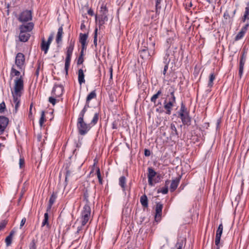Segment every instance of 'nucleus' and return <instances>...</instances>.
Listing matches in <instances>:
<instances>
[{
	"instance_id": "nucleus-1",
	"label": "nucleus",
	"mask_w": 249,
	"mask_h": 249,
	"mask_svg": "<svg viewBox=\"0 0 249 249\" xmlns=\"http://www.w3.org/2000/svg\"><path fill=\"white\" fill-rule=\"evenodd\" d=\"M95 191L94 187H88L84 193V199L86 201V204L83 208V210L81 213V219L82 226H85L91 216V209L89 206V197L94 198Z\"/></svg>"
},
{
	"instance_id": "nucleus-2",
	"label": "nucleus",
	"mask_w": 249,
	"mask_h": 249,
	"mask_svg": "<svg viewBox=\"0 0 249 249\" xmlns=\"http://www.w3.org/2000/svg\"><path fill=\"white\" fill-rule=\"evenodd\" d=\"M99 119L98 113H94L92 120L90 124H87L84 121V118L78 117L77 119V127L78 132L81 135H85L90 129L91 127L94 125L98 122Z\"/></svg>"
},
{
	"instance_id": "nucleus-3",
	"label": "nucleus",
	"mask_w": 249,
	"mask_h": 249,
	"mask_svg": "<svg viewBox=\"0 0 249 249\" xmlns=\"http://www.w3.org/2000/svg\"><path fill=\"white\" fill-rule=\"evenodd\" d=\"M23 80L21 77L15 80L14 90L12 91L14 102L15 103V112H17L20 103L21 91L23 90Z\"/></svg>"
},
{
	"instance_id": "nucleus-4",
	"label": "nucleus",
	"mask_w": 249,
	"mask_h": 249,
	"mask_svg": "<svg viewBox=\"0 0 249 249\" xmlns=\"http://www.w3.org/2000/svg\"><path fill=\"white\" fill-rule=\"evenodd\" d=\"M99 14L95 15V21L96 22H98L99 28L103 25L106 21L108 20V10L106 5L103 4L101 6L99 11Z\"/></svg>"
},
{
	"instance_id": "nucleus-5",
	"label": "nucleus",
	"mask_w": 249,
	"mask_h": 249,
	"mask_svg": "<svg viewBox=\"0 0 249 249\" xmlns=\"http://www.w3.org/2000/svg\"><path fill=\"white\" fill-rule=\"evenodd\" d=\"M18 20L21 22H25L32 19V14L31 10H25L19 15Z\"/></svg>"
},
{
	"instance_id": "nucleus-6",
	"label": "nucleus",
	"mask_w": 249,
	"mask_h": 249,
	"mask_svg": "<svg viewBox=\"0 0 249 249\" xmlns=\"http://www.w3.org/2000/svg\"><path fill=\"white\" fill-rule=\"evenodd\" d=\"M175 89L172 86H168L166 89V98L169 102L176 103V97L174 95Z\"/></svg>"
},
{
	"instance_id": "nucleus-7",
	"label": "nucleus",
	"mask_w": 249,
	"mask_h": 249,
	"mask_svg": "<svg viewBox=\"0 0 249 249\" xmlns=\"http://www.w3.org/2000/svg\"><path fill=\"white\" fill-rule=\"evenodd\" d=\"M25 62V56L22 53H18L16 57L15 64L18 69H21Z\"/></svg>"
},
{
	"instance_id": "nucleus-8",
	"label": "nucleus",
	"mask_w": 249,
	"mask_h": 249,
	"mask_svg": "<svg viewBox=\"0 0 249 249\" xmlns=\"http://www.w3.org/2000/svg\"><path fill=\"white\" fill-rule=\"evenodd\" d=\"M163 208V205L160 202L157 203L155 208V219L156 221H159L160 220L162 210Z\"/></svg>"
},
{
	"instance_id": "nucleus-9",
	"label": "nucleus",
	"mask_w": 249,
	"mask_h": 249,
	"mask_svg": "<svg viewBox=\"0 0 249 249\" xmlns=\"http://www.w3.org/2000/svg\"><path fill=\"white\" fill-rule=\"evenodd\" d=\"M9 120L4 116H0V135L4 131L8 124Z\"/></svg>"
},
{
	"instance_id": "nucleus-10",
	"label": "nucleus",
	"mask_w": 249,
	"mask_h": 249,
	"mask_svg": "<svg viewBox=\"0 0 249 249\" xmlns=\"http://www.w3.org/2000/svg\"><path fill=\"white\" fill-rule=\"evenodd\" d=\"M163 104V107L166 110L165 113L168 115H170L175 103L169 102L167 99H165L164 101Z\"/></svg>"
},
{
	"instance_id": "nucleus-11",
	"label": "nucleus",
	"mask_w": 249,
	"mask_h": 249,
	"mask_svg": "<svg viewBox=\"0 0 249 249\" xmlns=\"http://www.w3.org/2000/svg\"><path fill=\"white\" fill-rule=\"evenodd\" d=\"M178 115L180 116L183 124L187 125L188 126L191 124V118L189 115V113L178 114Z\"/></svg>"
},
{
	"instance_id": "nucleus-12",
	"label": "nucleus",
	"mask_w": 249,
	"mask_h": 249,
	"mask_svg": "<svg viewBox=\"0 0 249 249\" xmlns=\"http://www.w3.org/2000/svg\"><path fill=\"white\" fill-rule=\"evenodd\" d=\"M63 86L55 85L53 88L52 93L56 97H60L63 94Z\"/></svg>"
},
{
	"instance_id": "nucleus-13",
	"label": "nucleus",
	"mask_w": 249,
	"mask_h": 249,
	"mask_svg": "<svg viewBox=\"0 0 249 249\" xmlns=\"http://www.w3.org/2000/svg\"><path fill=\"white\" fill-rule=\"evenodd\" d=\"M34 24L32 22H29L26 25H21L19 26L20 32L22 33H29L32 30Z\"/></svg>"
},
{
	"instance_id": "nucleus-14",
	"label": "nucleus",
	"mask_w": 249,
	"mask_h": 249,
	"mask_svg": "<svg viewBox=\"0 0 249 249\" xmlns=\"http://www.w3.org/2000/svg\"><path fill=\"white\" fill-rule=\"evenodd\" d=\"M88 37V34H82L80 33L79 35V41L81 44L82 47H83V50H85L87 47V42L86 41Z\"/></svg>"
},
{
	"instance_id": "nucleus-15",
	"label": "nucleus",
	"mask_w": 249,
	"mask_h": 249,
	"mask_svg": "<svg viewBox=\"0 0 249 249\" xmlns=\"http://www.w3.org/2000/svg\"><path fill=\"white\" fill-rule=\"evenodd\" d=\"M246 61V55H245V53H244L240 60V64H239V75L240 77L241 78L244 70V66Z\"/></svg>"
},
{
	"instance_id": "nucleus-16",
	"label": "nucleus",
	"mask_w": 249,
	"mask_h": 249,
	"mask_svg": "<svg viewBox=\"0 0 249 249\" xmlns=\"http://www.w3.org/2000/svg\"><path fill=\"white\" fill-rule=\"evenodd\" d=\"M181 177L180 176L176 178L175 179L172 180L170 186V190L171 192H174L177 188L179 183Z\"/></svg>"
},
{
	"instance_id": "nucleus-17",
	"label": "nucleus",
	"mask_w": 249,
	"mask_h": 249,
	"mask_svg": "<svg viewBox=\"0 0 249 249\" xmlns=\"http://www.w3.org/2000/svg\"><path fill=\"white\" fill-rule=\"evenodd\" d=\"M140 56L143 59H147L151 55L150 53L148 52V48L144 47V48L140 50L139 51Z\"/></svg>"
},
{
	"instance_id": "nucleus-18",
	"label": "nucleus",
	"mask_w": 249,
	"mask_h": 249,
	"mask_svg": "<svg viewBox=\"0 0 249 249\" xmlns=\"http://www.w3.org/2000/svg\"><path fill=\"white\" fill-rule=\"evenodd\" d=\"M19 39L21 42H26L30 37V34L29 33H22L20 32L19 35Z\"/></svg>"
},
{
	"instance_id": "nucleus-19",
	"label": "nucleus",
	"mask_w": 249,
	"mask_h": 249,
	"mask_svg": "<svg viewBox=\"0 0 249 249\" xmlns=\"http://www.w3.org/2000/svg\"><path fill=\"white\" fill-rule=\"evenodd\" d=\"M50 45V44L46 42L44 38H43L42 39L41 44V49L42 51L44 52V53L45 54L47 53Z\"/></svg>"
},
{
	"instance_id": "nucleus-20",
	"label": "nucleus",
	"mask_w": 249,
	"mask_h": 249,
	"mask_svg": "<svg viewBox=\"0 0 249 249\" xmlns=\"http://www.w3.org/2000/svg\"><path fill=\"white\" fill-rule=\"evenodd\" d=\"M63 34L62 26L60 27L58 30L56 36V41L57 43H59L62 40V35Z\"/></svg>"
},
{
	"instance_id": "nucleus-21",
	"label": "nucleus",
	"mask_w": 249,
	"mask_h": 249,
	"mask_svg": "<svg viewBox=\"0 0 249 249\" xmlns=\"http://www.w3.org/2000/svg\"><path fill=\"white\" fill-rule=\"evenodd\" d=\"M84 74L83 71L82 69L78 70V82L80 85L85 82L84 79Z\"/></svg>"
},
{
	"instance_id": "nucleus-22",
	"label": "nucleus",
	"mask_w": 249,
	"mask_h": 249,
	"mask_svg": "<svg viewBox=\"0 0 249 249\" xmlns=\"http://www.w3.org/2000/svg\"><path fill=\"white\" fill-rule=\"evenodd\" d=\"M170 181L169 180H167L165 182V187L164 188H161L160 190L159 189L158 190V193H162L163 194H166L168 192V185L169 184Z\"/></svg>"
},
{
	"instance_id": "nucleus-23",
	"label": "nucleus",
	"mask_w": 249,
	"mask_h": 249,
	"mask_svg": "<svg viewBox=\"0 0 249 249\" xmlns=\"http://www.w3.org/2000/svg\"><path fill=\"white\" fill-rule=\"evenodd\" d=\"M140 202L143 207L145 208L148 207V199L145 195H144L141 197Z\"/></svg>"
},
{
	"instance_id": "nucleus-24",
	"label": "nucleus",
	"mask_w": 249,
	"mask_h": 249,
	"mask_svg": "<svg viewBox=\"0 0 249 249\" xmlns=\"http://www.w3.org/2000/svg\"><path fill=\"white\" fill-rule=\"evenodd\" d=\"M74 42H72L71 41L70 42L69 46L68 47L67 51V56H71L72 52L74 48Z\"/></svg>"
},
{
	"instance_id": "nucleus-25",
	"label": "nucleus",
	"mask_w": 249,
	"mask_h": 249,
	"mask_svg": "<svg viewBox=\"0 0 249 249\" xmlns=\"http://www.w3.org/2000/svg\"><path fill=\"white\" fill-rule=\"evenodd\" d=\"M96 97V94L95 90L91 91L87 96L86 99V104L87 106L89 107V102L92 99Z\"/></svg>"
},
{
	"instance_id": "nucleus-26",
	"label": "nucleus",
	"mask_w": 249,
	"mask_h": 249,
	"mask_svg": "<svg viewBox=\"0 0 249 249\" xmlns=\"http://www.w3.org/2000/svg\"><path fill=\"white\" fill-rule=\"evenodd\" d=\"M56 198V195L54 193H53L49 199V204L48 208V211L51 208L52 206L55 201Z\"/></svg>"
},
{
	"instance_id": "nucleus-27",
	"label": "nucleus",
	"mask_w": 249,
	"mask_h": 249,
	"mask_svg": "<svg viewBox=\"0 0 249 249\" xmlns=\"http://www.w3.org/2000/svg\"><path fill=\"white\" fill-rule=\"evenodd\" d=\"M71 59V56H66L65 64V70L67 74L68 73V71L70 67Z\"/></svg>"
},
{
	"instance_id": "nucleus-28",
	"label": "nucleus",
	"mask_w": 249,
	"mask_h": 249,
	"mask_svg": "<svg viewBox=\"0 0 249 249\" xmlns=\"http://www.w3.org/2000/svg\"><path fill=\"white\" fill-rule=\"evenodd\" d=\"M126 183V178L124 176H122L119 178V185L121 186L123 191L125 190V185Z\"/></svg>"
},
{
	"instance_id": "nucleus-29",
	"label": "nucleus",
	"mask_w": 249,
	"mask_h": 249,
	"mask_svg": "<svg viewBox=\"0 0 249 249\" xmlns=\"http://www.w3.org/2000/svg\"><path fill=\"white\" fill-rule=\"evenodd\" d=\"M148 178L153 179L154 177L156 175V172L151 167L148 168Z\"/></svg>"
},
{
	"instance_id": "nucleus-30",
	"label": "nucleus",
	"mask_w": 249,
	"mask_h": 249,
	"mask_svg": "<svg viewBox=\"0 0 249 249\" xmlns=\"http://www.w3.org/2000/svg\"><path fill=\"white\" fill-rule=\"evenodd\" d=\"M249 19V4L248 3L247 6L245 8V14L243 16L242 20L245 22L246 19Z\"/></svg>"
},
{
	"instance_id": "nucleus-31",
	"label": "nucleus",
	"mask_w": 249,
	"mask_h": 249,
	"mask_svg": "<svg viewBox=\"0 0 249 249\" xmlns=\"http://www.w3.org/2000/svg\"><path fill=\"white\" fill-rule=\"evenodd\" d=\"M161 94V90H159L156 94H154L151 98V101L154 104L156 103V100L159 97Z\"/></svg>"
},
{
	"instance_id": "nucleus-32",
	"label": "nucleus",
	"mask_w": 249,
	"mask_h": 249,
	"mask_svg": "<svg viewBox=\"0 0 249 249\" xmlns=\"http://www.w3.org/2000/svg\"><path fill=\"white\" fill-rule=\"evenodd\" d=\"M236 10H234L233 11H232V14L231 15V17L230 14H229V10H227L225 13H224V18L225 19H227L228 18H232L235 13H236Z\"/></svg>"
},
{
	"instance_id": "nucleus-33",
	"label": "nucleus",
	"mask_w": 249,
	"mask_h": 249,
	"mask_svg": "<svg viewBox=\"0 0 249 249\" xmlns=\"http://www.w3.org/2000/svg\"><path fill=\"white\" fill-rule=\"evenodd\" d=\"M170 129L171 130V134L173 136L178 135V131L176 129L175 125L172 123L170 125Z\"/></svg>"
},
{
	"instance_id": "nucleus-34",
	"label": "nucleus",
	"mask_w": 249,
	"mask_h": 249,
	"mask_svg": "<svg viewBox=\"0 0 249 249\" xmlns=\"http://www.w3.org/2000/svg\"><path fill=\"white\" fill-rule=\"evenodd\" d=\"M48 219H49L48 213H46L44 214V218L43 221L42 223V227H43L45 225H47V226H49Z\"/></svg>"
},
{
	"instance_id": "nucleus-35",
	"label": "nucleus",
	"mask_w": 249,
	"mask_h": 249,
	"mask_svg": "<svg viewBox=\"0 0 249 249\" xmlns=\"http://www.w3.org/2000/svg\"><path fill=\"white\" fill-rule=\"evenodd\" d=\"M222 232H223V225H222V224H220L219 225L218 228L216 231V236L221 237V235L222 234Z\"/></svg>"
},
{
	"instance_id": "nucleus-36",
	"label": "nucleus",
	"mask_w": 249,
	"mask_h": 249,
	"mask_svg": "<svg viewBox=\"0 0 249 249\" xmlns=\"http://www.w3.org/2000/svg\"><path fill=\"white\" fill-rule=\"evenodd\" d=\"M215 79V75L213 73H211L210 75L208 86L212 87L213 85V81Z\"/></svg>"
},
{
	"instance_id": "nucleus-37",
	"label": "nucleus",
	"mask_w": 249,
	"mask_h": 249,
	"mask_svg": "<svg viewBox=\"0 0 249 249\" xmlns=\"http://www.w3.org/2000/svg\"><path fill=\"white\" fill-rule=\"evenodd\" d=\"M45 121V112H44V111H42L41 114V117L39 120V124H40V126H42L43 125V124H44Z\"/></svg>"
},
{
	"instance_id": "nucleus-38",
	"label": "nucleus",
	"mask_w": 249,
	"mask_h": 249,
	"mask_svg": "<svg viewBox=\"0 0 249 249\" xmlns=\"http://www.w3.org/2000/svg\"><path fill=\"white\" fill-rule=\"evenodd\" d=\"M245 33V31H244L243 29H242V30L236 36L235 39L239 40V39H241Z\"/></svg>"
},
{
	"instance_id": "nucleus-39",
	"label": "nucleus",
	"mask_w": 249,
	"mask_h": 249,
	"mask_svg": "<svg viewBox=\"0 0 249 249\" xmlns=\"http://www.w3.org/2000/svg\"><path fill=\"white\" fill-rule=\"evenodd\" d=\"M36 241L35 239H33L30 244V249H36Z\"/></svg>"
},
{
	"instance_id": "nucleus-40",
	"label": "nucleus",
	"mask_w": 249,
	"mask_h": 249,
	"mask_svg": "<svg viewBox=\"0 0 249 249\" xmlns=\"http://www.w3.org/2000/svg\"><path fill=\"white\" fill-rule=\"evenodd\" d=\"M186 113H188L187 110V108L185 107L184 105L182 103L181 105V107L179 112V114H185Z\"/></svg>"
},
{
	"instance_id": "nucleus-41",
	"label": "nucleus",
	"mask_w": 249,
	"mask_h": 249,
	"mask_svg": "<svg viewBox=\"0 0 249 249\" xmlns=\"http://www.w3.org/2000/svg\"><path fill=\"white\" fill-rule=\"evenodd\" d=\"M147 42L152 45L153 48H154L155 41L153 36H150L149 37L148 39L147 40Z\"/></svg>"
},
{
	"instance_id": "nucleus-42",
	"label": "nucleus",
	"mask_w": 249,
	"mask_h": 249,
	"mask_svg": "<svg viewBox=\"0 0 249 249\" xmlns=\"http://www.w3.org/2000/svg\"><path fill=\"white\" fill-rule=\"evenodd\" d=\"M12 237H11V235H9L5 239V242L7 246H9L10 245L12 242Z\"/></svg>"
},
{
	"instance_id": "nucleus-43",
	"label": "nucleus",
	"mask_w": 249,
	"mask_h": 249,
	"mask_svg": "<svg viewBox=\"0 0 249 249\" xmlns=\"http://www.w3.org/2000/svg\"><path fill=\"white\" fill-rule=\"evenodd\" d=\"M96 174H97V178H98L99 182L100 184H102V179L101 178L100 169L99 168H98L97 169Z\"/></svg>"
},
{
	"instance_id": "nucleus-44",
	"label": "nucleus",
	"mask_w": 249,
	"mask_h": 249,
	"mask_svg": "<svg viewBox=\"0 0 249 249\" xmlns=\"http://www.w3.org/2000/svg\"><path fill=\"white\" fill-rule=\"evenodd\" d=\"M20 72L16 70L13 67L11 69V75L14 74L15 76H19L20 74Z\"/></svg>"
},
{
	"instance_id": "nucleus-45",
	"label": "nucleus",
	"mask_w": 249,
	"mask_h": 249,
	"mask_svg": "<svg viewBox=\"0 0 249 249\" xmlns=\"http://www.w3.org/2000/svg\"><path fill=\"white\" fill-rule=\"evenodd\" d=\"M97 28H96L95 29L94 31V40H93V43L94 45L96 46H97Z\"/></svg>"
},
{
	"instance_id": "nucleus-46",
	"label": "nucleus",
	"mask_w": 249,
	"mask_h": 249,
	"mask_svg": "<svg viewBox=\"0 0 249 249\" xmlns=\"http://www.w3.org/2000/svg\"><path fill=\"white\" fill-rule=\"evenodd\" d=\"M24 164H25V162H24V158L21 157L20 156V159H19V167L20 168H22L24 166Z\"/></svg>"
},
{
	"instance_id": "nucleus-47",
	"label": "nucleus",
	"mask_w": 249,
	"mask_h": 249,
	"mask_svg": "<svg viewBox=\"0 0 249 249\" xmlns=\"http://www.w3.org/2000/svg\"><path fill=\"white\" fill-rule=\"evenodd\" d=\"M87 106V105L86 104V105L85 106L84 108L82 110V111L80 113L78 117H82V118H84V116L85 113V112H86V111L87 110V108H86V106Z\"/></svg>"
},
{
	"instance_id": "nucleus-48",
	"label": "nucleus",
	"mask_w": 249,
	"mask_h": 249,
	"mask_svg": "<svg viewBox=\"0 0 249 249\" xmlns=\"http://www.w3.org/2000/svg\"><path fill=\"white\" fill-rule=\"evenodd\" d=\"M183 241L178 242L176 244V247L177 249H182L183 246Z\"/></svg>"
},
{
	"instance_id": "nucleus-49",
	"label": "nucleus",
	"mask_w": 249,
	"mask_h": 249,
	"mask_svg": "<svg viewBox=\"0 0 249 249\" xmlns=\"http://www.w3.org/2000/svg\"><path fill=\"white\" fill-rule=\"evenodd\" d=\"M5 109V104L4 102H2L0 104V113H2L4 111Z\"/></svg>"
},
{
	"instance_id": "nucleus-50",
	"label": "nucleus",
	"mask_w": 249,
	"mask_h": 249,
	"mask_svg": "<svg viewBox=\"0 0 249 249\" xmlns=\"http://www.w3.org/2000/svg\"><path fill=\"white\" fill-rule=\"evenodd\" d=\"M84 62L83 56H79L77 60V65L82 64Z\"/></svg>"
},
{
	"instance_id": "nucleus-51",
	"label": "nucleus",
	"mask_w": 249,
	"mask_h": 249,
	"mask_svg": "<svg viewBox=\"0 0 249 249\" xmlns=\"http://www.w3.org/2000/svg\"><path fill=\"white\" fill-rule=\"evenodd\" d=\"M6 224H7V222H6L5 221H2L0 223V231L2 230L5 227Z\"/></svg>"
},
{
	"instance_id": "nucleus-52",
	"label": "nucleus",
	"mask_w": 249,
	"mask_h": 249,
	"mask_svg": "<svg viewBox=\"0 0 249 249\" xmlns=\"http://www.w3.org/2000/svg\"><path fill=\"white\" fill-rule=\"evenodd\" d=\"M220 238H221L220 236H215V244L217 246V247H219L218 245H219V244L220 243Z\"/></svg>"
},
{
	"instance_id": "nucleus-53",
	"label": "nucleus",
	"mask_w": 249,
	"mask_h": 249,
	"mask_svg": "<svg viewBox=\"0 0 249 249\" xmlns=\"http://www.w3.org/2000/svg\"><path fill=\"white\" fill-rule=\"evenodd\" d=\"M49 101L52 103L53 105H54L56 103V99L53 97H50L49 98Z\"/></svg>"
},
{
	"instance_id": "nucleus-54",
	"label": "nucleus",
	"mask_w": 249,
	"mask_h": 249,
	"mask_svg": "<svg viewBox=\"0 0 249 249\" xmlns=\"http://www.w3.org/2000/svg\"><path fill=\"white\" fill-rule=\"evenodd\" d=\"M53 34H51L48 39V41L46 42L50 45V44L51 43V42L53 40Z\"/></svg>"
},
{
	"instance_id": "nucleus-55",
	"label": "nucleus",
	"mask_w": 249,
	"mask_h": 249,
	"mask_svg": "<svg viewBox=\"0 0 249 249\" xmlns=\"http://www.w3.org/2000/svg\"><path fill=\"white\" fill-rule=\"evenodd\" d=\"M161 0H156V10L157 11L158 9L160 8V3Z\"/></svg>"
},
{
	"instance_id": "nucleus-56",
	"label": "nucleus",
	"mask_w": 249,
	"mask_h": 249,
	"mask_svg": "<svg viewBox=\"0 0 249 249\" xmlns=\"http://www.w3.org/2000/svg\"><path fill=\"white\" fill-rule=\"evenodd\" d=\"M165 65L164 67V70H163V74L164 75H165L166 71H167V70H168V64L166 62H165Z\"/></svg>"
},
{
	"instance_id": "nucleus-57",
	"label": "nucleus",
	"mask_w": 249,
	"mask_h": 249,
	"mask_svg": "<svg viewBox=\"0 0 249 249\" xmlns=\"http://www.w3.org/2000/svg\"><path fill=\"white\" fill-rule=\"evenodd\" d=\"M151 152L148 149H145L144 150V155L146 157H148L150 155Z\"/></svg>"
},
{
	"instance_id": "nucleus-58",
	"label": "nucleus",
	"mask_w": 249,
	"mask_h": 249,
	"mask_svg": "<svg viewBox=\"0 0 249 249\" xmlns=\"http://www.w3.org/2000/svg\"><path fill=\"white\" fill-rule=\"evenodd\" d=\"M70 175H71L70 171L69 170H67L66 171V177H65V181L66 182L67 181L68 178L70 176Z\"/></svg>"
},
{
	"instance_id": "nucleus-59",
	"label": "nucleus",
	"mask_w": 249,
	"mask_h": 249,
	"mask_svg": "<svg viewBox=\"0 0 249 249\" xmlns=\"http://www.w3.org/2000/svg\"><path fill=\"white\" fill-rule=\"evenodd\" d=\"M25 222H26V218H22L21 221V222H20V228H21L24 225Z\"/></svg>"
},
{
	"instance_id": "nucleus-60",
	"label": "nucleus",
	"mask_w": 249,
	"mask_h": 249,
	"mask_svg": "<svg viewBox=\"0 0 249 249\" xmlns=\"http://www.w3.org/2000/svg\"><path fill=\"white\" fill-rule=\"evenodd\" d=\"M88 13L89 15L91 16H93L94 15V12H93V11L91 9H89L88 11Z\"/></svg>"
},
{
	"instance_id": "nucleus-61",
	"label": "nucleus",
	"mask_w": 249,
	"mask_h": 249,
	"mask_svg": "<svg viewBox=\"0 0 249 249\" xmlns=\"http://www.w3.org/2000/svg\"><path fill=\"white\" fill-rule=\"evenodd\" d=\"M156 111L159 113H162L164 111L160 107L159 108H157L156 109Z\"/></svg>"
},
{
	"instance_id": "nucleus-62",
	"label": "nucleus",
	"mask_w": 249,
	"mask_h": 249,
	"mask_svg": "<svg viewBox=\"0 0 249 249\" xmlns=\"http://www.w3.org/2000/svg\"><path fill=\"white\" fill-rule=\"evenodd\" d=\"M39 69H40V66H39V65H38L37 69L36 70V72H35V75L37 77H38V76L39 75Z\"/></svg>"
},
{
	"instance_id": "nucleus-63",
	"label": "nucleus",
	"mask_w": 249,
	"mask_h": 249,
	"mask_svg": "<svg viewBox=\"0 0 249 249\" xmlns=\"http://www.w3.org/2000/svg\"><path fill=\"white\" fill-rule=\"evenodd\" d=\"M112 71H113L112 68L110 67L109 69L110 79H112Z\"/></svg>"
},
{
	"instance_id": "nucleus-64",
	"label": "nucleus",
	"mask_w": 249,
	"mask_h": 249,
	"mask_svg": "<svg viewBox=\"0 0 249 249\" xmlns=\"http://www.w3.org/2000/svg\"><path fill=\"white\" fill-rule=\"evenodd\" d=\"M148 183L149 185L152 186L153 185V179L152 178H148Z\"/></svg>"
}]
</instances>
